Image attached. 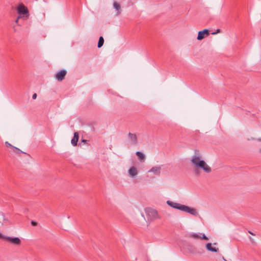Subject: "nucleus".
Masks as SVG:
<instances>
[{
  "instance_id": "obj_1",
  "label": "nucleus",
  "mask_w": 261,
  "mask_h": 261,
  "mask_svg": "<svg viewBox=\"0 0 261 261\" xmlns=\"http://www.w3.org/2000/svg\"><path fill=\"white\" fill-rule=\"evenodd\" d=\"M167 203L171 207L180 210L183 212L188 213L193 216H197L198 213L195 208L189 207L187 205H183L177 202H174L170 200L167 201Z\"/></svg>"
},
{
  "instance_id": "obj_2",
  "label": "nucleus",
  "mask_w": 261,
  "mask_h": 261,
  "mask_svg": "<svg viewBox=\"0 0 261 261\" xmlns=\"http://www.w3.org/2000/svg\"><path fill=\"white\" fill-rule=\"evenodd\" d=\"M191 162L195 167L200 168L206 173H210L212 171L211 168L204 161L201 160V158L198 155H194L191 160Z\"/></svg>"
},
{
  "instance_id": "obj_3",
  "label": "nucleus",
  "mask_w": 261,
  "mask_h": 261,
  "mask_svg": "<svg viewBox=\"0 0 261 261\" xmlns=\"http://www.w3.org/2000/svg\"><path fill=\"white\" fill-rule=\"evenodd\" d=\"M147 218L148 221H152L154 220L160 219L157 211L150 207L146 208L145 210Z\"/></svg>"
},
{
  "instance_id": "obj_4",
  "label": "nucleus",
  "mask_w": 261,
  "mask_h": 261,
  "mask_svg": "<svg viewBox=\"0 0 261 261\" xmlns=\"http://www.w3.org/2000/svg\"><path fill=\"white\" fill-rule=\"evenodd\" d=\"M0 239L7 241L12 244L15 246H19L21 245V240L18 237L12 238L10 237L6 236L4 235L3 233L0 232Z\"/></svg>"
},
{
  "instance_id": "obj_5",
  "label": "nucleus",
  "mask_w": 261,
  "mask_h": 261,
  "mask_svg": "<svg viewBox=\"0 0 261 261\" xmlns=\"http://www.w3.org/2000/svg\"><path fill=\"white\" fill-rule=\"evenodd\" d=\"M17 11L19 14H28L29 13L28 8L22 4L18 5Z\"/></svg>"
},
{
  "instance_id": "obj_6",
  "label": "nucleus",
  "mask_w": 261,
  "mask_h": 261,
  "mask_svg": "<svg viewBox=\"0 0 261 261\" xmlns=\"http://www.w3.org/2000/svg\"><path fill=\"white\" fill-rule=\"evenodd\" d=\"M67 73L65 70H62L55 74V77L58 81H63Z\"/></svg>"
},
{
  "instance_id": "obj_7",
  "label": "nucleus",
  "mask_w": 261,
  "mask_h": 261,
  "mask_svg": "<svg viewBox=\"0 0 261 261\" xmlns=\"http://www.w3.org/2000/svg\"><path fill=\"white\" fill-rule=\"evenodd\" d=\"M208 36L209 35V31L207 29H204L203 31H199L198 34L197 40H201L205 37V35Z\"/></svg>"
},
{
  "instance_id": "obj_8",
  "label": "nucleus",
  "mask_w": 261,
  "mask_h": 261,
  "mask_svg": "<svg viewBox=\"0 0 261 261\" xmlns=\"http://www.w3.org/2000/svg\"><path fill=\"white\" fill-rule=\"evenodd\" d=\"M128 138L130 140L132 143L133 145H136L138 143V139L137 135L135 134L129 133L128 134Z\"/></svg>"
},
{
  "instance_id": "obj_9",
  "label": "nucleus",
  "mask_w": 261,
  "mask_h": 261,
  "mask_svg": "<svg viewBox=\"0 0 261 261\" xmlns=\"http://www.w3.org/2000/svg\"><path fill=\"white\" fill-rule=\"evenodd\" d=\"M79 133L77 132H75L74 133V136L71 141V143L73 146H75L77 145V142L79 140Z\"/></svg>"
},
{
  "instance_id": "obj_10",
  "label": "nucleus",
  "mask_w": 261,
  "mask_h": 261,
  "mask_svg": "<svg viewBox=\"0 0 261 261\" xmlns=\"http://www.w3.org/2000/svg\"><path fill=\"white\" fill-rule=\"evenodd\" d=\"M128 173L130 177H134L138 174L137 169L135 167H132L128 170Z\"/></svg>"
},
{
  "instance_id": "obj_11",
  "label": "nucleus",
  "mask_w": 261,
  "mask_h": 261,
  "mask_svg": "<svg viewBox=\"0 0 261 261\" xmlns=\"http://www.w3.org/2000/svg\"><path fill=\"white\" fill-rule=\"evenodd\" d=\"M113 7H114V8L117 11L116 15H119L121 13V6H120V4L116 2H114L113 3Z\"/></svg>"
},
{
  "instance_id": "obj_12",
  "label": "nucleus",
  "mask_w": 261,
  "mask_h": 261,
  "mask_svg": "<svg viewBox=\"0 0 261 261\" xmlns=\"http://www.w3.org/2000/svg\"><path fill=\"white\" fill-rule=\"evenodd\" d=\"M161 170V167H153L151 169H150L149 172H153L155 175H160Z\"/></svg>"
},
{
  "instance_id": "obj_13",
  "label": "nucleus",
  "mask_w": 261,
  "mask_h": 261,
  "mask_svg": "<svg viewBox=\"0 0 261 261\" xmlns=\"http://www.w3.org/2000/svg\"><path fill=\"white\" fill-rule=\"evenodd\" d=\"M205 247L207 250L211 252H217L219 251L218 248L213 247L212 246V244L210 243H207L205 245Z\"/></svg>"
},
{
  "instance_id": "obj_14",
  "label": "nucleus",
  "mask_w": 261,
  "mask_h": 261,
  "mask_svg": "<svg viewBox=\"0 0 261 261\" xmlns=\"http://www.w3.org/2000/svg\"><path fill=\"white\" fill-rule=\"evenodd\" d=\"M104 39L102 37H100L97 44V47L100 48L103 44Z\"/></svg>"
},
{
  "instance_id": "obj_15",
  "label": "nucleus",
  "mask_w": 261,
  "mask_h": 261,
  "mask_svg": "<svg viewBox=\"0 0 261 261\" xmlns=\"http://www.w3.org/2000/svg\"><path fill=\"white\" fill-rule=\"evenodd\" d=\"M136 154L140 160H144L145 159V155L142 152L137 151Z\"/></svg>"
},
{
  "instance_id": "obj_16",
  "label": "nucleus",
  "mask_w": 261,
  "mask_h": 261,
  "mask_svg": "<svg viewBox=\"0 0 261 261\" xmlns=\"http://www.w3.org/2000/svg\"><path fill=\"white\" fill-rule=\"evenodd\" d=\"M13 151H14V152L15 153H16L18 154V153H25V154H26V153H25V152H23V151H21L20 149H19V148H17V147H15V146H14V147H13Z\"/></svg>"
},
{
  "instance_id": "obj_17",
  "label": "nucleus",
  "mask_w": 261,
  "mask_h": 261,
  "mask_svg": "<svg viewBox=\"0 0 261 261\" xmlns=\"http://www.w3.org/2000/svg\"><path fill=\"white\" fill-rule=\"evenodd\" d=\"M190 237L194 239H198L200 238V237L198 234L195 233H191Z\"/></svg>"
},
{
  "instance_id": "obj_18",
  "label": "nucleus",
  "mask_w": 261,
  "mask_h": 261,
  "mask_svg": "<svg viewBox=\"0 0 261 261\" xmlns=\"http://www.w3.org/2000/svg\"><path fill=\"white\" fill-rule=\"evenodd\" d=\"M200 239H203V240H208V238L204 234H203L202 237H200Z\"/></svg>"
},
{
  "instance_id": "obj_19",
  "label": "nucleus",
  "mask_w": 261,
  "mask_h": 261,
  "mask_svg": "<svg viewBox=\"0 0 261 261\" xmlns=\"http://www.w3.org/2000/svg\"><path fill=\"white\" fill-rule=\"evenodd\" d=\"M5 144H6V145L8 147H10L12 148H13V147H14V146H13L12 145H11L10 143H9L8 142L6 141L5 142Z\"/></svg>"
},
{
  "instance_id": "obj_20",
  "label": "nucleus",
  "mask_w": 261,
  "mask_h": 261,
  "mask_svg": "<svg viewBox=\"0 0 261 261\" xmlns=\"http://www.w3.org/2000/svg\"><path fill=\"white\" fill-rule=\"evenodd\" d=\"M31 224L33 225V226H36L37 225V223L35 221H32L31 222Z\"/></svg>"
},
{
  "instance_id": "obj_21",
  "label": "nucleus",
  "mask_w": 261,
  "mask_h": 261,
  "mask_svg": "<svg viewBox=\"0 0 261 261\" xmlns=\"http://www.w3.org/2000/svg\"><path fill=\"white\" fill-rule=\"evenodd\" d=\"M36 97H37V94L34 93L32 96V98H33V99H35L36 98Z\"/></svg>"
},
{
  "instance_id": "obj_22",
  "label": "nucleus",
  "mask_w": 261,
  "mask_h": 261,
  "mask_svg": "<svg viewBox=\"0 0 261 261\" xmlns=\"http://www.w3.org/2000/svg\"><path fill=\"white\" fill-rule=\"evenodd\" d=\"M20 18V16H18V17L17 18V19H16V20H15V22H16V23H18V20H19V19Z\"/></svg>"
},
{
  "instance_id": "obj_23",
  "label": "nucleus",
  "mask_w": 261,
  "mask_h": 261,
  "mask_svg": "<svg viewBox=\"0 0 261 261\" xmlns=\"http://www.w3.org/2000/svg\"><path fill=\"white\" fill-rule=\"evenodd\" d=\"M248 232L251 234V235L252 236H255V234H254V233H253L252 232H251V231L249 230L248 231Z\"/></svg>"
}]
</instances>
